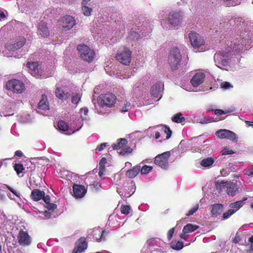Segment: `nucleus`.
I'll return each instance as SVG.
<instances>
[{
    "label": "nucleus",
    "instance_id": "f257e3e1",
    "mask_svg": "<svg viewBox=\"0 0 253 253\" xmlns=\"http://www.w3.org/2000/svg\"><path fill=\"white\" fill-rule=\"evenodd\" d=\"M230 24L233 25L234 28L240 33V39L237 38L231 42L230 47L226 51H220L214 54V60L217 67L222 69L229 65L232 53H239L244 46L248 49L251 44V37L249 31L253 28V21L247 19L243 20L241 17H236L230 20Z\"/></svg>",
    "mask_w": 253,
    "mask_h": 253
},
{
    "label": "nucleus",
    "instance_id": "f03ea898",
    "mask_svg": "<svg viewBox=\"0 0 253 253\" xmlns=\"http://www.w3.org/2000/svg\"><path fill=\"white\" fill-rule=\"evenodd\" d=\"M159 19L161 20V25L163 28H167L168 25L175 27L181 23L182 16L180 12H174L168 15L165 12H163V13H161Z\"/></svg>",
    "mask_w": 253,
    "mask_h": 253
},
{
    "label": "nucleus",
    "instance_id": "7ed1b4c3",
    "mask_svg": "<svg viewBox=\"0 0 253 253\" xmlns=\"http://www.w3.org/2000/svg\"><path fill=\"white\" fill-rule=\"evenodd\" d=\"M181 55L177 47L171 48L169 56L168 62L172 71L177 70L180 66L181 60Z\"/></svg>",
    "mask_w": 253,
    "mask_h": 253
},
{
    "label": "nucleus",
    "instance_id": "20e7f679",
    "mask_svg": "<svg viewBox=\"0 0 253 253\" xmlns=\"http://www.w3.org/2000/svg\"><path fill=\"white\" fill-rule=\"evenodd\" d=\"M77 49L83 60L88 62L93 61L95 57V52L92 49L84 44H82L78 45Z\"/></svg>",
    "mask_w": 253,
    "mask_h": 253
},
{
    "label": "nucleus",
    "instance_id": "39448f33",
    "mask_svg": "<svg viewBox=\"0 0 253 253\" xmlns=\"http://www.w3.org/2000/svg\"><path fill=\"white\" fill-rule=\"evenodd\" d=\"M131 51L126 47L118 50L116 58L119 62L125 65H128L131 61Z\"/></svg>",
    "mask_w": 253,
    "mask_h": 253
},
{
    "label": "nucleus",
    "instance_id": "423d86ee",
    "mask_svg": "<svg viewBox=\"0 0 253 253\" xmlns=\"http://www.w3.org/2000/svg\"><path fill=\"white\" fill-rule=\"evenodd\" d=\"M6 88L16 93H22L25 90V85L22 82L16 79L9 81L6 84Z\"/></svg>",
    "mask_w": 253,
    "mask_h": 253
},
{
    "label": "nucleus",
    "instance_id": "0eeeda50",
    "mask_svg": "<svg viewBox=\"0 0 253 253\" xmlns=\"http://www.w3.org/2000/svg\"><path fill=\"white\" fill-rule=\"evenodd\" d=\"M115 102V96L111 93L101 95L97 99L98 107H111Z\"/></svg>",
    "mask_w": 253,
    "mask_h": 253
},
{
    "label": "nucleus",
    "instance_id": "6e6552de",
    "mask_svg": "<svg viewBox=\"0 0 253 253\" xmlns=\"http://www.w3.org/2000/svg\"><path fill=\"white\" fill-rule=\"evenodd\" d=\"M135 189V183L130 181L126 183L122 189L117 190V192L121 196L127 198L134 193Z\"/></svg>",
    "mask_w": 253,
    "mask_h": 253
},
{
    "label": "nucleus",
    "instance_id": "1a4fd4ad",
    "mask_svg": "<svg viewBox=\"0 0 253 253\" xmlns=\"http://www.w3.org/2000/svg\"><path fill=\"white\" fill-rule=\"evenodd\" d=\"M117 144L112 145L113 148L114 150L120 149L119 153L122 156H124L132 152V149L128 146L126 145L127 140L125 138H121Z\"/></svg>",
    "mask_w": 253,
    "mask_h": 253
},
{
    "label": "nucleus",
    "instance_id": "9d476101",
    "mask_svg": "<svg viewBox=\"0 0 253 253\" xmlns=\"http://www.w3.org/2000/svg\"><path fill=\"white\" fill-rule=\"evenodd\" d=\"M140 133L141 136L139 137V139H142L146 136H149L150 138L155 136L156 139H158V128L157 126H154L149 127L147 129L145 130L144 132L140 131H135L131 133L130 135L131 137L136 134Z\"/></svg>",
    "mask_w": 253,
    "mask_h": 253
},
{
    "label": "nucleus",
    "instance_id": "9b49d317",
    "mask_svg": "<svg viewBox=\"0 0 253 253\" xmlns=\"http://www.w3.org/2000/svg\"><path fill=\"white\" fill-rule=\"evenodd\" d=\"M27 66L29 68V72L33 77L38 78H42L45 77L38 62H28L27 63Z\"/></svg>",
    "mask_w": 253,
    "mask_h": 253
},
{
    "label": "nucleus",
    "instance_id": "f8f14e48",
    "mask_svg": "<svg viewBox=\"0 0 253 253\" xmlns=\"http://www.w3.org/2000/svg\"><path fill=\"white\" fill-rule=\"evenodd\" d=\"M189 38L191 45L195 49L200 48L205 43L203 38L195 32H190L189 34Z\"/></svg>",
    "mask_w": 253,
    "mask_h": 253
},
{
    "label": "nucleus",
    "instance_id": "ddd939ff",
    "mask_svg": "<svg viewBox=\"0 0 253 253\" xmlns=\"http://www.w3.org/2000/svg\"><path fill=\"white\" fill-rule=\"evenodd\" d=\"M76 24L74 18L70 15H66L59 21V24L65 30L72 29Z\"/></svg>",
    "mask_w": 253,
    "mask_h": 253
},
{
    "label": "nucleus",
    "instance_id": "4468645a",
    "mask_svg": "<svg viewBox=\"0 0 253 253\" xmlns=\"http://www.w3.org/2000/svg\"><path fill=\"white\" fill-rule=\"evenodd\" d=\"M17 4L20 10L28 13L35 7L34 2L31 0H17Z\"/></svg>",
    "mask_w": 253,
    "mask_h": 253
},
{
    "label": "nucleus",
    "instance_id": "2eb2a0df",
    "mask_svg": "<svg viewBox=\"0 0 253 253\" xmlns=\"http://www.w3.org/2000/svg\"><path fill=\"white\" fill-rule=\"evenodd\" d=\"M19 245L22 247H28L32 243V238L27 231H20L17 236Z\"/></svg>",
    "mask_w": 253,
    "mask_h": 253
},
{
    "label": "nucleus",
    "instance_id": "dca6fc26",
    "mask_svg": "<svg viewBox=\"0 0 253 253\" xmlns=\"http://www.w3.org/2000/svg\"><path fill=\"white\" fill-rule=\"evenodd\" d=\"M55 93L56 97L63 101L67 100L71 96L70 91L67 87L65 86L61 87L57 86Z\"/></svg>",
    "mask_w": 253,
    "mask_h": 253
},
{
    "label": "nucleus",
    "instance_id": "f3484780",
    "mask_svg": "<svg viewBox=\"0 0 253 253\" xmlns=\"http://www.w3.org/2000/svg\"><path fill=\"white\" fill-rule=\"evenodd\" d=\"M25 42L26 40L24 37H20L17 39L14 43H7L5 47L7 50L14 51L22 47L25 43Z\"/></svg>",
    "mask_w": 253,
    "mask_h": 253
},
{
    "label": "nucleus",
    "instance_id": "a211bd4d",
    "mask_svg": "<svg viewBox=\"0 0 253 253\" xmlns=\"http://www.w3.org/2000/svg\"><path fill=\"white\" fill-rule=\"evenodd\" d=\"M49 109V103L47 101V96L45 94H42L41 99L38 104L37 111L41 114L44 115V112Z\"/></svg>",
    "mask_w": 253,
    "mask_h": 253
},
{
    "label": "nucleus",
    "instance_id": "6ab92c4d",
    "mask_svg": "<svg viewBox=\"0 0 253 253\" xmlns=\"http://www.w3.org/2000/svg\"><path fill=\"white\" fill-rule=\"evenodd\" d=\"M170 154V151H166L159 154V167L164 169H167L169 168L168 160Z\"/></svg>",
    "mask_w": 253,
    "mask_h": 253
},
{
    "label": "nucleus",
    "instance_id": "aec40b11",
    "mask_svg": "<svg viewBox=\"0 0 253 253\" xmlns=\"http://www.w3.org/2000/svg\"><path fill=\"white\" fill-rule=\"evenodd\" d=\"M73 191V195L76 198H82L85 196L87 189L84 186L74 184Z\"/></svg>",
    "mask_w": 253,
    "mask_h": 253
},
{
    "label": "nucleus",
    "instance_id": "412c9836",
    "mask_svg": "<svg viewBox=\"0 0 253 253\" xmlns=\"http://www.w3.org/2000/svg\"><path fill=\"white\" fill-rule=\"evenodd\" d=\"M205 79V75L202 72L196 73L191 80V83L193 86L198 87L202 84Z\"/></svg>",
    "mask_w": 253,
    "mask_h": 253
},
{
    "label": "nucleus",
    "instance_id": "4be33fe9",
    "mask_svg": "<svg viewBox=\"0 0 253 253\" xmlns=\"http://www.w3.org/2000/svg\"><path fill=\"white\" fill-rule=\"evenodd\" d=\"M86 248L87 243L85 238H81L76 242L75 247L72 253H81L84 252Z\"/></svg>",
    "mask_w": 253,
    "mask_h": 253
},
{
    "label": "nucleus",
    "instance_id": "5701e85b",
    "mask_svg": "<svg viewBox=\"0 0 253 253\" xmlns=\"http://www.w3.org/2000/svg\"><path fill=\"white\" fill-rule=\"evenodd\" d=\"M239 186L234 182H228L226 186V192L228 196L233 197L238 191Z\"/></svg>",
    "mask_w": 253,
    "mask_h": 253
},
{
    "label": "nucleus",
    "instance_id": "b1692460",
    "mask_svg": "<svg viewBox=\"0 0 253 253\" xmlns=\"http://www.w3.org/2000/svg\"><path fill=\"white\" fill-rule=\"evenodd\" d=\"M6 188L9 190L10 192L12 193L11 194L10 193H7V196L11 200L16 201L15 196L19 199H21V195L20 193L16 189L13 188L8 185H4Z\"/></svg>",
    "mask_w": 253,
    "mask_h": 253
},
{
    "label": "nucleus",
    "instance_id": "393cba45",
    "mask_svg": "<svg viewBox=\"0 0 253 253\" xmlns=\"http://www.w3.org/2000/svg\"><path fill=\"white\" fill-rule=\"evenodd\" d=\"M157 242L156 238H150L148 240L147 244H146L144 247H147L149 250L151 251L152 253H157Z\"/></svg>",
    "mask_w": 253,
    "mask_h": 253
},
{
    "label": "nucleus",
    "instance_id": "a878e982",
    "mask_svg": "<svg viewBox=\"0 0 253 253\" xmlns=\"http://www.w3.org/2000/svg\"><path fill=\"white\" fill-rule=\"evenodd\" d=\"M38 33L42 37H47L49 34V31L44 22L41 21L38 25Z\"/></svg>",
    "mask_w": 253,
    "mask_h": 253
},
{
    "label": "nucleus",
    "instance_id": "bb28decb",
    "mask_svg": "<svg viewBox=\"0 0 253 253\" xmlns=\"http://www.w3.org/2000/svg\"><path fill=\"white\" fill-rule=\"evenodd\" d=\"M211 213L212 216L217 217L223 211V206L221 204H215L211 206Z\"/></svg>",
    "mask_w": 253,
    "mask_h": 253
},
{
    "label": "nucleus",
    "instance_id": "cd10ccee",
    "mask_svg": "<svg viewBox=\"0 0 253 253\" xmlns=\"http://www.w3.org/2000/svg\"><path fill=\"white\" fill-rule=\"evenodd\" d=\"M42 200L45 204L44 206L45 208L49 210V211H54V210L56 209L57 205L56 204L50 203V198L49 196L44 195Z\"/></svg>",
    "mask_w": 253,
    "mask_h": 253
},
{
    "label": "nucleus",
    "instance_id": "c85d7f7f",
    "mask_svg": "<svg viewBox=\"0 0 253 253\" xmlns=\"http://www.w3.org/2000/svg\"><path fill=\"white\" fill-rule=\"evenodd\" d=\"M44 196V192L43 191L39 189H34L31 193V197L34 201H38L42 200Z\"/></svg>",
    "mask_w": 253,
    "mask_h": 253
},
{
    "label": "nucleus",
    "instance_id": "c756f323",
    "mask_svg": "<svg viewBox=\"0 0 253 253\" xmlns=\"http://www.w3.org/2000/svg\"><path fill=\"white\" fill-rule=\"evenodd\" d=\"M54 211H49L46 209L44 211H40V215L42 217H38V219L43 220L47 219L52 217H55L54 214Z\"/></svg>",
    "mask_w": 253,
    "mask_h": 253
},
{
    "label": "nucleus",
    "instance_id": "7c9ffc66",
    "mask_svg": "<svg viewBox=\"0 0 253 253\" xmlns=\"http://www.w3.org/2000/svg\"><path fill=\"white\" fill-rule=\"evenodd\" d=\"M248 200L247 197H244L242 200L231 203L229 205L230 209H233L235 212L238 211L244 205V202Z\"/></svg>",
    "mask_w": 253,
    "mask_h": 253
},
{
    "label": "nucleus",
    "instance_id": "2f4dec72",
    "mask_svg": "<svg viewBox=\"0 0 253 253\" xmlns=\"http://www.w3.org/2000/svg\"><path fill=\"white\" fill-rule=\"evenodd\" d=\"M140 166H136L134 167L132 169L128 170L126 171V175L130 178H133L135 177L140 172Z\"/></svg>",
    "mask_w": 253,
    "mask_h": 253
},
{
    "label": "nucleus",
    "instance_id": "473e14b6",
    "mask_svg": "<svg viewBox=\"0 0 253 253\" xmlns=\"http://www.w3.org/2000/svg\"><path fill=\"white\" fill-rule=\"evenodd\" d=\"M215 160L212 157H208L202 159L200 162V165L205 168H210L214 163Z\"/></svg>",
    "mask_w": 253,
    "mask_h": 253
},
{
    "label": "nucleus",
    "instance_id": "72a5a7b5",
    "mask_svg": "<svg viewBox=\"0 0 253 253\" xmlns=\"http://www.w3.org/2000/svg\"><path fill=\"white\" fill-rule=\"evenodd\" d=\"M159 127H160L162 133H164L165 134H166V139H169L171 137L172 133V131L170 128L169 126L163 125H159Z\"/></svg>",
    "mask_w": 253,
    "mask_h": 253
},
{
    "label": "nucleus",
    "instance_id": "f704fd0d",
    "mask_svg": "<svg viewBox=\"0 0 253 253\" xmlns=\"http://www.w3.org/2000/svg\"><path fill=\"white\" fill-rule=\"evenodd\" d=\"M198 227L197 225L189 223L184 226L182 231L189 234L197 230Z\"/></svg>",
    "mask_w": 253,
    "mask_h": 253
},
{
    "label": "nucleus",
    "instance_id": "c9c22d12",
    "mask_svg": "<svg viewBox=\"0 0 253 253\" xmlns=\"http://www.w3.org/2000/svg\"><path fill=\"white\" fill-rule=\"evenodd\" d=\"M32 118L30 114L24 113L18 117V120L22 123H27L31 121Z\"/></svg>",
    "mask_w": 253,
    "mask_h": 253
},
{
    "label": "nucleus",
    "instance_id": "e433bc0d",
    "mask_svg": "<svg viewBox=\"0 0 253 253\" xmlns=\"http://www.w3.org/2000/svg\"><path fill=\"white\" fill-rule=\"evenodd\" d=\"M171 120L174 123H181L185 120V119L182 117V113H178L172 117Z\"/></svg>",
    "mask_w": 253,
    "mask_h": 253
},
{
    "label": "nucleus",
    "instance_id": "4c0bfd02",
    "mask_svg": "<svg viewBox=\"0 0 253 253\" xmlns=\"http://www.w3.org/2000/svg\"><path fill=\"white\" fill-rule=\"evenodd\" d=\"M58 127L59 129L62 131H66L69 128L68 123L62 120L59 121L58 123Z\"/></svg>",
    "mask_w": 253,
    "mask_h": 253
},
{
    "label": "nucleus",
    "instance_id": "58836bf2",
    "mask_svg": "<svg viewBox=\"0 0 253 253\" xmlns=\"http://www.w3.org/2000/svg\"><path fill=\"white\" fill-rule=\"evenodd\" d=\"M131 105L130 102L127 101H124L122 102L120 110L122 112H126L131 108Z\"/></svg>",
    "mask_w": 253,
    "mask_h": 253
},
{
    "label": "nucleus",
    "instance_id": "ea45409f",
    "mask_svg": "<svg viewBox=\"0 0 253 253\" xmlns=\"http://www.w3.org/2000/svg\"><path fill=\"white\" fill-rule=\"evenodd\" d=\"M184 247L183 243L181 241L172 242L171 243V248L175 250L179 251L181 250Z\"/></svg>",
    "mask_w": 253,
    "mask_h": 253
},
{
    "label": "nucleus",
    "instance_id": "a19ab883",
    "mask_svg": "<svg viewBox=\"0 0 253 253\" xmlns=\"http://www.w3.org/2000/svg\"><path fill=\"white\" fill-rule=\"evenodd\" d=\"M225 138L230 139L234 142H236L238 139V137L237 135L230 130H227V135L226 136Z\"/></svg>",
    "mask_w": 253,
    "mask_h": 253
},
{
    "label": "nucleus",
    "instance_id": "79ce46f5",
    "mask_svg": "<svg viewBox=\"0 0 253 253\" xmlns=\"http://www.w3.org/2000/svg\"><path fill=\"white\" fill-rule=\"evenodd\" d=\"M150 93L154 96L157 97L158 96V84L156 83L150 88Z\"/></svg>",
    "mask_w": 253,
    "mask_h": 253
},
{
    "label": "nucleus",
    "instance_id": "37998d69",
    "mask_svg": "<svg viewBox=\"0 0 253 253\" xmlns=\"http://www.w3.org/2000/svg\"><path fill=\"white\" fill-rule=\"evenodd\" d=\"M86 5V4H82V11L85 16H89L91 15L92 9L91 8L87 6Z\"/></svg>",
    "mask_w": 253,
    "mask_h": 253
},
{
    "label": "nucleus",
    "instance_id": "c03bdc74",
    "mask_svg": "<svg viewBox=\"0 0 253 253\" xmlns=\"http://www.w3.org/2000/svg\"><path fill=\"white\" fill-rule=\"evenodd\" d=\"M153 169V167L149 166L144 165L140 169V172L142 174H147Z\"/></svg>",
    "mask_w": 253,
    "mask_h": 253
},
{
    "label": "nucleus",
    "instance_id": "a18cd8bd",
    "mask_svg": "<svg viewBox=\"0 0 253 253\" xmlns=\"http://www.w3.org/2000/svg\"><path fill=\"white\" fill-rule=\"evenodd\" d=\"M228 183V182H224V181H221V182L216 181L215 185H216L217 189H218L220 191H222V190H223L225 188V187H226Z\"/></svg>",
    "mask_w": 253,
    "mask_h": 253
},
{
    "label": "nucleus",
    "instance_id": "49530a36",
    "mask_svg": "<svg viewBox=\"0 0 253 253\" xmlns=\"http://www.w3.org/2000/svg\"><path fill=\"white\" fill-rule=\"evenodd\" d=\"M14 169L18 175H19L24 169V167L21 164H15L14 166Z\"/></svg>",
    "mask_w": 253,
    "mask_h": 253
},
{
    "label": "nucleus",
    "instance_id": "de8ad7c7",
    "mask_svg": "<svg viewBox=\"0 0 253 253\" xmlns=\"http://www.w3.org/2000/svg\"><path fill=\"white\" fill-rule=\"evenodd\" d=\"M66 176L67 178L72 182H75L78 177L77 174L72 172H68Z\"/></svg>",
    "mask_w": 253,
    "mask_h": 253
},
{
    "label": "nucleus",
    "instance_id": "09e8293b",
    "mask_svg": "<svg viewBox=\"0 0 253 253\" xmlns=\"http://www.w3.org/2000/svg\"><path fill=\"white\" fill-rule=\"evenodd\" d=\"M227 129H220L216 132V135L220 138H225Z\"/></svg>",
    "mask_w": 253,
    "mask_h": 253
},
{
    "label": "nucleus",
    "instance_id": "8fccbe9b",
    "mask_svg": "<svg viewBox=\"0 0 253 253\" xmlns=\"http://www.w3.org/2000/svg\"><path fill=\"white\" fill-rule=\"evenodd\" d=\"M235 213V211H234L233 209H230L228 211H226L222 216L223 219H226L229 218L232 215Z\"/></svg>",
    "mask_w": 253,
    "mask_h": 253
},
{
    "label": "nucleus",
    "instance_id": "3c124183",
    "mask_svg": "<svg viewBox=\"0 0 253 253\" xmlns=\"http://www.w3.org/2000/svg\"><path fill=\"white\" fill-rule=\"evenodd\" d=\"M116 217L114 214H111L108 218V224L110 226H115V223L114 220H116Z\"/></svg>",
    "mask_w": 253,
    "mask_h": 253
},
{
    "label": "nucleus",
    "instance_id": "603ef678",
    "mask_svg": "<svg viewBox=\"0 0 253 253\" xmlns=\"http://www.w3.org/2000/svg\"><path fill=\"white\" fill-rule=\"evenodd\" d=\"M81 96L79 93H76L72 96V102L75 104H77L80 101Z\"/></svg>",
    "mask_w": 253,
    "mask_h": 253
},
{
    "label": "nucleus",
    "instance_id": "864d4df0",
    "mask_svg": "<svg viewBox=\"0 0 253 253\" xmlns=\"http://www.w3.org/2000/svg\"><path fill=\"white\" fill-rule=\"evenodd\" d=\"M221 87L224 90H227L233 88V85L229 82H224L221 84Z\"/></svg>",
    "mask_w": 253,
    "mask_h": 253
},
{
    "label": "nucleus",
    "instance_id": "5fc2aeb1",
    "mask_svg": "<svg viewBox=\"0 0 253 253\" xmlns=\"http://www.w3.org/2000/svg\"><path fill=\"white\" fill-rule=\"evenodd\" d=\"M130 210V207L128 206H122L121 208V211L122 213L128 214Z\"/></svg>",
    "mask_w": 253,
    "mask_h": 253
},
{
    "label": "nucleus",
    "instance_id": "6e6d98bb",
    "mask_svg": "<svg viewBox=\"0 0 253 253\" xmlns=\"http://www.w3.org/2000/svg\"><path fill=\"white\" fill-rule=\"evenodd\" d=\"M88 109L87 108H81L80 109V113L81 114H84V117L82 116V115H81V117L82 118V119L83 120H85L86 119V116H87V114H88Z\"/></svg>",
    "mask_w": 253,
    "mask_h": 253
},
{
    "label": "nucleus",
    "instance_id": "4d7b16f0",
    "mask_svg": "<svg viewBox=\"0 0 253 253\" xmlns=\"http://www.w3.org/2000/svg\"><path fill=\"white\" fill-rule=\"evenodd\" d=\"M199 209V205H196L193 208H192L191 210L189 211L187 213H186V216H190L193 215Z\"/></svg>",
    "mask_w": 253,
    "mask_h": 253
},
{
    "label": "nucleus",
    "instance_id": "13d9d810",
    "mask_svg": "<svg viewBox=\"0 0 253 253\" xmlns=\"http://www.w3.org/2000/svg\"><path fill=\"white\" fill-rule=\"evenodd\" d=\"M31 214L37 219H38V217H42L40 215V211L37 209L32 210L31 211Z\"/></svg>",
    "mask_w": 253,
    "mask_h": 253
},
{
    "label": "nucleus",
    "instance_id": "bf43d9fd",
    "mask_svg": "<svg viewBox=\"0 0 253 253\" xmlns=\"http://www.w3.org/2000/svg\"><path fill=\"white\" fill-rule=\"evenodd\" d=\"M141 86V84L140 83H137L135 84L133 87V91L134 92V93L136 94L138 91H140V88Z\"/></svg>",
    "mask_w": 253,
    "mask_h": 253
},
{
    "label": "nucleus",
    "instance_id": "052dcab7",
    "mask_svg": "<svg viewBox=\"0 0 253 253\" xmlns=\"http://www.w3.org/2000/svg\"><path fill=\"white\" fill-rule=\"evenodd\" d=\"M107 145L106 143H103L101 144L100 145L98 146L97 148L95 149V151L96 152H101L103 150Z\"/></svg>",
    "mask_w": 253,
    "mask_h": 253
},
{
    "label": "nucleus",
    "instance_id": "680f3d73",
    "mask_svg": "<svg viewBox=\"0 0 253 253\" xmlns=\"http://www.w3.org/2000/svg\"><path fill=\"white\" fill-rule=\"evenodd\" d=\"M234 153V152L232 150L230 149V148L228 147L225 148L222 151L223 155L232 154Z\"/></svg>",
    "mask_w": 253,
    "mask_h": 253
},
{
    "label": "nucleus",
    "instance_id": "e2e57ef3",
    "mask_svg": "<svg viewBox=\"0 0 253 253\" xmlns=\"http://www.w3.org/2000/svg\"><path fill=\"white\" fill-rule=\"evenodd\" d=\"M95 232H96V233H95V234H100V233L101 234V236L99 238H96V241L97 242H101L102 240H104L103 239V236H104V234L105 233V231H102L101 232H100V231L99 230H96L95 231Z\"/></svg>",
    "mask_w": 253,
    "mask_h": 253
},
{
    "label": "nucleus",
    "instance_id": "0e129e2a",
    "mask_svg": "<svg viewBox=\"0 0 253 253\" xmlns=\"http://www.w3.org/2000/svg\"><path fill=\"white\" fill-rule=\"evenodd\" d=\"M9 159H4L0 160V169L1 167H6L7 165V161Z\"/></svg>",
    "mask_w": 253,
    "mask_h": 253
},
{
    "label": "nucleus",
    "instance_id": "69168bd1",
    "mask_svg": "<svg viewBox=\"0 0 253 253\" xmlns=\"http://www.w3.org/2000/svg\"><path fill=\"white\" fill-rule=\"evenodd\" d=\"M107 163L105 158H102L99 162V168L105 169V165Z\"/></svg>",
    "mask_w": 253,
    "mask_h": 253
},
{
    "label": "nucleus",
    "instance_id": "338daca9",
    "mask_svg": "<svg viewBox=\"0 0 253 253\" xmlns=\"http://www.w3.org/2000/svg\"><path fill=\"white\" fill-rule=\"evenodd\" d=\"M128 38L132 40H134L135 38H138V34L134 31L130 32L129 34Z\"/></svg>",
    "mask_w": 253,
    "mask_h": 253
},
{
    "label": "nucleus",
    "instance_id": "774afa93",
    "mask_svg": "<svg viewBox=\"0 0 253 253\" xmlns=\"http://www.w3.org/2000/svg\"><path fill=\"white\" fill-rule=\"evenodd\" d=\"M82 126H83V124H82V122H79V123L78 124H77L76 127L74 126H73V128H74V130L73 131L72 133L80 130L81 128V127H82Z\"/></svg>",
    "mask_w": 253,
    "mask_h": 253
}]
</instances>
